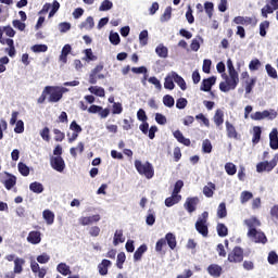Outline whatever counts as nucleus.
I'll return each instance as SVG.
<instances>
[{"instance_id":"obj_1","label":"nucleus","mask_w":278,"mask_h":278,"mask_svg":"<svg viewBox=\"0 0 278 278\" xmlns=\"http://www.w3.org/2000/svg\"><path fill=\"white\" fill-rule=\"evenodd\" d=\"M228 74H224L223 77L226 81H222L219 84V90L222 92H229V90H236L238 88V84H240V77L238 76V72L233 66V61L231 59L227 60Z\"/></svg>"},{"instance_id":"obj_2","label":"nucleus","mask_w":278,"mask_h":278,"mask_svg":"<svg viewBox=\"0 0 278 278\" xmlns=\"http://www.w3.org/2000/svg\"><path fill=\"white\" fill-rule=\"evenodd\" d=\"M45 92L49 94V103H59V101H62L64 92H66V88L60 86H46Z\"/></svg>"},{"instance_id":"obj_3","label":"nucleus","mask_w":278,"mask_h":278,"mask_svg":"<svg viewBox=\"0 0 278 278\" xmlns=\"http://www.w3.org/2000/svg\"><path fill=\"white\" fill-rule=\"evenodd\" d=\"M135 168L139 175H142L146 179H153L155 169L150 162H141L140 160L135 161Z\"/></svg>"},{"instance_id":"obj_4","label":"nucleus","mask_w":278,"mask_h":278,"mask_svg":"<svg viewBox=\"0 0 278 278\" xmlns=\"http://www.w3.org/2000/svg\"><path fill=\"white\" fill-rule=\"evenodd\" d=\"M207 218H210V213L207 211H204L195 222V230L198 231V233L203 236V238H207V236H210V228L207 227Z\"/></svg>"},{"instance_id":"obj_5","label":"nucleus","mask_w":278,"mask_h":278,"mask_svg":"<svg viewBox=\"0 0 278 278\" xmlns=\"http://www.w3.org/2000/svg\"><path fill=\"white\" fill-rule=\"evenodd\" d=\"M0 45H8L4 51L8 53L9 58H14L16 55V48L14 47V39H3V28L0 27Z\"/></svg>"},{"instance_id":"obj_6","label":"nucleus","mask_w":278,"mask_h":278,"mask_svg":"<svg viewBox=\"0 0 278 278\" xmlns=\"http://www.w3.org/2000/svg\"><path fill=\"white\" fill-rule=\"evenodd\" d=\"M244 260V250L240 247H235L228 254V262L232 264H240Z\"/></svg>"},{"instance_id":"obj_7","label":"nucleus","mask_w":278,"mask_h":278,"mask_svg":"<svg viewBox=\"0 0 278 278\" xmlns=\"http://www.w3.org/2000/svg\"><path fill=\"white\" fill-rule=\"evenodd\" d=\"M248 238H251L256 244H266L268 242L266 235L257 229L248 230Z\"/></svg>"},{"instance_id":"obj_8","label":"nucleus","mask_w":278,"mask_h":278,"mask_svg":"<svg viewBox=\"0 0 278 278\" xmlns=\"http://www.w3.org/2000/svg\"><path fill=\"white\" fill-rule=\"evenodd\" d=\"M252 121H264V118H269V121H275L277 118V111L275 110H265L263 112H255L251 115Z\"/></svg>"},{"instance_id":"obj_9","label":"nucleus","mask_w":278,"mask_h":278,"mask_svg":"<svg viewBox=\"0 0 278 278\" xmlns=\"http://www.w3.org/2000/svg\"><path fill=\"white\" fill-rule=\"evenodd\" d=\"M10 125H15V128H14L15 134H23V131H25V123H23V119L18 121L17 111L12 112Z\"/></svg>"},{"instance_id":"obj_10","label":"nucleus","mask_w":278,"mask_h":278,"mask_svg":"<svg viewBox=\"0 0 278 278\" xmlns=\"http://www.w3.org/2000/svg\"><path fill=\"white\" fill-rule=\"evenodd\" d=\"M50 166L53 170L58 173H64V168H66V163L62 156H52L50 157Z\"/></svg>"},{"instance_id":"obj_11","label":"nucleus","mask_w":278,"mask_h":278,"mask_svg":"<svg viewBox=\"0 0 278 278\" xmlns=\"http://www.w3.org/2000/svg\"><path fill=\"white\" fill-rule=\"evenodd\" d=\"M275 166H277V160L273 159L270 162L268 161H264V162H260L256 165V172L257 173H270V170H273V168H275Z\"/></svg>"},{"instance_id":"obj_12","label":"nucleus","mask_w":278,"mask_h":278,"mask_svg":"<svg viewBox=\"0 0 278 278\" xmlns=\"http://www.w3.org/2000/svg\"><path fill=\"white\" fill-rule=\"evenodd\" d=\"M199 205V197L187 198L184 207L189 214L197 212V206Z\"/></svg>"},{"instance_id":"obj_13","label":"nucleus","mask_w":278,"mask_h":278,"mask_svg":"<svg viewBox=\"0 0 278 278\" xmlns=\"http://www.w3.org/2000/svg\"><path fill=\"white\" fill-rule=\"evenodd\" d=\"M215 84H216V76L204 78L202 80L200 90H202V92H211L212 86H214Z\"/></svg>"},{"instance_id":"obj_14","label":"nucleus","mask_w":278,"mask_h":278,"mask_svg":"<svg viewBox=\"0 0 278 278\" xmlns=\"http://www.w3.org/2000/svg\"><path fill=\"white\" fill-rule=\"evenodd\" d=\"M207 273L211 275V277L218 278L220 275H223V267L218 264H211L207 267Z\"/></svg>"},{"instance_id":"obj_15","label":"nucleus","mask_w":278,"mask_h":278,"mask_svg":"<svg viewBox=\"0 0 278 278\" xmlns=\"http://www.w3.org/2000/svg\"><path fill=\"white\" fill-rule=\"evenodd\" d=\"M213 121L219 129H223V123H225V112L223 110L217 109L215 112V115L213 117Z\"/></svg>"},{"instance_id":"obj_16","label":"nucleus","mask_w":278,"mask_h":278,"mask_svg":"<svg viewBox=\"0 0 278 278\" xmlns=\"http://www.w3.org/2000/svg\"><path fill=\"white\" fill-rule=\"evenodd\" d=\"M41 241H42V237L40 231L33 230L28 233L27 242H29L30 244H40Z\"/></svg>"},{"instance_id":"obj_17","label":"nucleus","mask_w":278,"mask_h":278,"mask_svg":"<svg viewBox=\"0 0 278 278\" xmlns=\"http://www.w3.org/2000/svg\"><path fill=\"white\" fill-rule=\"evenodd\" d=\"M269 147L274 151H277V149H278V130H277V128H274L269 134Z\"/></svg>"},{"instance_id":"obj_18","label":"nucleus","mask_w":278,"mask_h":278,"mask_svg":"<svg viewBox=\"0 0 278 278\" xmlns=\"http://www.w3.org/2000/svg\"><path fill=\"white\" fill-rule=\"evenodd\" d=\"M173 136L180 144H184L185 147H190V144L192 143L190 139L184 137L181 130H175Z\"/></svg>"},{"instance_id":"obj_19","label":"nucleus","mask_w":278,"mask_h":278,"mask_svg":"<svg viewBox=\"0 0 278 278\" xmlns=\"http://www.w3.org/2000/svg\"><path fill=\"white\" fill-rule=\"evenodd\" d=\"M112 266V261L110 260H102V262L98 265L99 274L102 275V277H105L108 275V268Z\"/></svg>"},{"instance_id":"obj_20","label":"nucleus","mask_w":278,"mask_h":278,"mask_svg":"<svg viewBox=\"0 0 278 278\" xmlns=\"http://www.w3.org/2000/svg\"><path fill=\"white\" fill-rule=\"evenodd\" d=\"M79 220L83 226L92 225V223H99L101 220V215L96 214L89 217H81Z\"/></svg>"},{"instance_id":"obj_21","label":"nucleus","mask_w":278,"mask_h":278,"mask_svg":"<svg viewBox=\"0 0 278 278\" xmlns=\"http://www.w3.org/2000/svg\"><path fill=\"white\" fill-rule=\"evenodd\" d=\"M244 225L249 228V231L256 229L255 227H262V222L257 217H251L244 220Z\"/></svg>"},{"instance_id":"obj_22","label":"nucleus","mask_w":278,"mask_h":278,"mask_svg":"<svg viewBox=\"0 0 278 278\" xmlns=\"http://www.w3.org/2000/svg\"><path fill=\"white\" fill-rule=\"evenodd\" d=\"M166 242L172 251L177 248V238L175 237V235H173V232H168L165 235V243Z\"/></svg>"},{"instance_id":"obj_23","label":"nucleus","mask_w":278,"mask_h":278,"mask_svg":"<svg viewBox=\"0 0 278 278\" xmlns=\"http://www.w3.org/2000/svg\"><path fill=\"white\" fill-rule=\"evenodd\" d=\"M181 201V195H177L175 193H172V197H168L165 199V205L166 207H173V205H177Z\"/></svg>"},{"instance_id":"obj_24","label":"nucleus","mask_w":278,"mask_h":278,"mask_svg":"<svg viewBox=\"0 0 278 278\" xmlns=\"http://www.w3.org/2000/svg\"><path fill=\"white\" fill-rule=\"evenodd\" d=\"M72 49L73 48L68 43L62 48L60 61L63 62V64H66V62H68V53H71Z\"/></svg>"},{"instance_id":"obj_25","label":"nucleus","mask_w":278,"mask_h":278,"mask_svg":"<svg viewBox=\"0 0 278 278\" xmlns=\"http://www.w3.org/2000/svg\"><path fill=\"white\" fill-rule=\"evenodd\" d=\"M148 248L147 244H141L134 253V260L135 262H140L142 260V255L147 253Z\"/></svg>"},{"instance_id":"obj_26","label":"nucleus","mask_w":278,"mask_h":278,"mask_svg":"<svg viewBox=\"0 0 278 278\" xmlns=\"http://www.w3.org/2000/svg\"><path fill=\"white\" fill-rule=\"evenodd\" d=\"M214 190H216V185L213 182H208L207 186H204L203 188V194L207 199H212V197H214Z\"/></svg>"},{"instance_id":"obj_27","label":"nucleus","mask_w":278,"mask_h":278,"mask_svg":"<svg viewBox=\"0 0 278 278\" xmlns=\"http://www.w3.org/2000/svg\"><path fill=\"white\" fill-rule=\"evenodd\" d=\"M175 78L173 77V72L170 74H168L165 77V81H164V89L165 90H175Z\"/></svg>"},{"instance_id":"obj_28","label":"nucleus","mask_w":278,"mask_h":278,"mask_svg":"<svg viewBox=\"0 0 278 278\" xmlns=\"http://www.w3.org/2000/svg\"><path fill=\"white\" fill-rule=\"evenodd\" d=\"M29 190L35 192V194H42L45 192V186L38 181H34L29 185Z\"/></svg>"},{"instance_id":"obj_29","label":"nucleus","mask_w":278,"mask_h":278,"mask_svg":"<svg viewBox=\"0 0 278 278\" xmlns=\"http://www.w3.org/2000/svg\"><path fill=\"white\" fill-rule=\"evenodd\" d=\"M155 53H156V55H159V58L166 59V58H168V48H166L164 43H160L155 48Z\"/></svg>"},{"instance_id":"obj_30","label":"nucleus","mask_w":278,"mask_h":278,"mask_svg":"<svg viewBox=\"0 0 278 278\" xmlns=\"http://www.w3.org/2000/svg\"><path fill=\"white\" fill-rule=\"evenodd\" d=\"M173 78L175 84H177V86H179L180 89L186 90L188 88L184 77L179 76V74H177L176 72H173Z\"/></svg>"},{"instance_id":"obj_31","label":"nucleus","mask_w":278,"mask_h":278,"mask_svg":"<svg viewBox=\"0 0 278 278\" xmlns=\"http://www.w3.org/2000/svg\"><path fill=\"white\" fill-rule=\"evenodd\" d=\"M226 131L228 138H238V131L236 130L233 124H230L229 121L226 122Z\"/></svg>"},{"instance_id":"obj_32","label":"nucleus","mask_w":278,"mask_h":278,"mask_svg":"<svg viewBox=\"0 0 278 278\" xmlns=\"http://www.w3.org/2000/svg\"><path fill=\"white\" fill-rule=\"evenodd\" d=\"M260 140H262V128L260 126H254L252 142L253 144H257L260 143Z\"/></svg>"},{"instance_id":"obj_33","label":"nucleus","mask_w":278,"mask_h":278,"mask_svg":"<svg viewBox=\"0 0 278 278\" xmlns=\"http://www.w3.org/2000/svg\"><path fill=\"white\" fill-rule=\"evenodd\" d=\"M236 25H251L253 23L252 17L236 16L232 21Z\"/></svg>"},{"instance_id":"obj_34","label":"nucleus","mask_w":278,"mask_h":278,"mask_svg":"<svg viewBox=\"0 0 278 278\" xmlns=\"http://www.w3.org/2000/svg\"><path fill=\"white\" fill-rule=\"evenodd\" d=\"M84 53L85 58L83 60H85V62H97L99 60V58L92 53V49L90 48L85 49Z\"/></svg>"},{"instance_id":"obj_35","label":"nucleus","mask_w":278,"mask_h":278,"mask_svg":"<svg viewBox=\"0 0 278 278\" xmlns=\"http://www.w3.org/2000/svg\"><path fill=\"white\" fill-rule=\"evenodd\" d=\"M216 230L219 238H227V236H229V228H227L225 224H217Z\"/></svg>"},{"instance_id":"obj_36","label":"nucleus","mask_w":278,"mask_h":278,"mask_svg":"<svg viewBox=\"0 0 278 278\" xmlns=\"http://www.w3.org/2000/svg\"><path fill=\"white\" fill-rule=\"evenodd\" d=\"M3 184L7 190H12L16 186V176L9 175V178Z\"/></svg>"},{"instance_id":"obj_37","label":"nucleus","mask_w":278,"mask_h":278,"mask_svg":"<svg viewBox=\"0 0 278 278\" xmlns=\"http://www.w3.org/2000/svg\"><path fill=\"white\" fill-rule=\"evenodd\" d=\"M58 273L66 277L67 275H71V267L66 265V263H60L56 267Z\"/></svg>"},{"instance_id":"obj_38","label":"nucleus","mask_w":278,"mask_h":278,"mask_svg":"<svg viewBox=\"0 0 278 278\" xmlns=\"http://www.w3.org/2000/svg\"><path fill=\"white\" fill-rule=\"evenodd\" d=\"M89 92H91V94H96V97H105V89L99 86L89 87Z\"/></svg>"},{"instance_id":"obj_39","label":"nucleus","mask_w":278,"mask_h":278,"mask_svg":"<svg viewBox=\"0 0 278 278\" xmlns=\"http://www.w3.org/2000/svg\"><path fill=\"white\" fill-rule=\"evenodd\" d=\"M23 264H25V260L15 258L14 260V273L15 275H21L23 273Z\"/></svg>"},{"instance_id":"obj_40","label":"nucleus","mask_w":278,"mask_h":278,"mask_svg":"<svg viewBox=\"0 0 278 278\" xmlns=\"http://www.w3.org/2000/svg\"><path fill=\"white\" fill-rule=\"evenodd\" d=\"M217 217L227 218V204L225 202L219 203L217 207Z\"/></svg>"},{"instance_id":"obj_41","label":"nucleus","mask_w":278,"mask_h":278,"mask_svg":"<svg viewBox=\"0 0 278 278\" xmlns=\"http://www.w3.org/2000/svg\"><path fill=\"white\" fill-rule=\"evenodd\" d=\"M94 27V18L88 16L85 22L80 24V29H92Z\"/></svg>"},{"instance_id":"obj_42","label":"nucleus","mask_w":278,"mask_h":278,"mask_svg":"<svg viewBox=\"0 0 278 278\" xmlns=\"http://www.w3.org/2000/svg\"><path fill=\"white\" fill-rule=\"evenodd\" d=\"M114 8V3L110 0H104L99 7V12H108Z\"/></svg>"},{"instance_id":"obj_43","label":"nucleus","mask_w":278,"mask_h":278,"mask_svg":"<svg viewBox=\"0 0 278 278\" xmlns=\"http://www.w3.org/2000/svg\"><path fill=\"white\" fill-rule=\"evenodd\" d=\"M123 242H125V237H123V230H116L113 239L114 247H117V244H121Z\"/></svg>"},{"instance_id":"obj_44","label":"nucleus","mask_w":278,"mask_h":278,"mask_svg":"<svg viewBox=\"0 0 278 278\" xmlns=\"http://www.w3.org/2000/svg\"><path fill=\"white\" fill-rule=\"evenodd\" d=\"M43 218L48 225H53L55 220V214H53V212H51L50 210H46L43 211Z\"/></svg>"},{"instance_id":"obj_45","label":"nucleus","mask_w":278,"mask_h":278,"mask_svg":"<svg viewBox=\"0 0 278 278\" xmlns=\"http://www.w3.org/2000/svg\"><path fill=\"white\" fill-rule=\"evenodd\" d=\"M139 42L142 47H146V45H149V30H142L139 34Z\"/></svg>"},{"instance_id":"obj_46","label":"nucleus","mask_w":278,"mask_h":278,"mask_svg":"<svg viewBox=\"0 0 278 278\" xmlns=\"http://www.w3.org/2000/svg\"><path fill=\"white\" fill-rule=\"evenodd\" d=\"M170 16H173V8L167 7L164 13L161 15V23H166V21H170Z\"/></svg>"},{"instance_id":"obj_47","label":"nucleus","mask_w":278,"mask_h":278,"mask_svg":"<svg viewBox=\"0 0 278 278\" xmlns=\"http://www.w3.org/2000/svg\"><path fill=\"white\" fill-rule=\"evenodd\" d=\"M204 10L208 18H212L214 16V2L206 1L204 3Z\"/></svg>"},{"instance_id":"obj_48","label":"nucleus","mask_w":278,"mask_h":278,"mask_svg":"<svg viewBox=\"0 0 278 278\" xmlns=\"http://www.w3.org/2000/svg\"><path fill=\"white\" fill-rule=\"evenodd\" d=\"M126 260H127V256L125 255V252H119L117 254L116 266L117 268H119V270H123V265L125 264Z\"/></svg>"},{"instance_id":"obj_49","label":"nucleus","mask_w":278,"mask_h":278,"mask_svg":"<svg viewBox=\"0 0 278 278\" xmlns=\"http://www.w3.org/2000/svg\"><path fill=\"white\" fill-rule=\"evenodd\" d=\"M17 168H18V172L21 173V175H23V177H28V175H29V167L25 163L20 162L17 164Z\"/></svg>"},{"instance_id":"obj_50","label":"nucleus","mask_w":278,"mask_h":278,"mask_svg":"<svg viewBox=\"0 0 278 278\" xmlns=\"http://www.w3.org/2000/svg\"><path fill=\"white\" fill-rule=\"evenodd\" d=\"M270 27V22L268 21H264L260 24V36H262V38H266V29H268Z\"/></svg>"},{"instance_id":"obj_51","label":"nucleus","mask_w":278,"mask_h":278,"mask_svg":"<svg viewBox=\"0 0 278 278\" xmlns=\"http://www.w3.org/2000/svg\"><path fill=\"white\" fill-rule=\"evenodd\" d=\"M257 81V79L255 78H251L250 80L245 81V92L247 94H251V92H253V88H255V83Z\"/></svg>"},{"instance_id":"obj_52","label":"nucleus","mask_w":278,"mask_h":278,"mask_svg":"<svg viewBox=\"0 0 278 278\" xmlns=\"http://www.w3.org/2000/svg\"><path fill=\"white\" fill-rule=\"evenodd\" d=\"M225 170L227 173V175H236V173H238V168L236 167V164L233 163H226L225 165Z\"/></svg>"},{"instance_id":"obj_53","label":"nucleus","mask_w":278,"mask_h":278,"mask_svg":"<svg viewBox=\"0 0 278 278\" xmlns=\"http://www.w3.org/2000/svg\"><path fill=\"white\" fill-rule=\"evenodd\" d=\"M265 71H266L268 77H271V79H277V70H275V67H273V65L266 64Z\"/></svg>"},{"instance_id":"obj_54","label":"nucleus","mask_w":278,"mask_h":278,"mask_svg":"<svg viewBox=\"0 0 278 278\" xmlns=\"http://www.w3.org/2000/svg\"><path fill=\"white\" fill-rule=\"evenodd\" d=\"M163 103L166 108H173L175 105V98L170 94H166L163 97Z\"/></svg>"},{"instance_id":"obj_55","label":"nucleus","mask_w":278,"mask_h":278,"mask_svg":"<svg viewBox=\"0 0 278 278\" xmlns=\"http://www.w3.org/2000/svg\"><path fill=\"white\" fill-rule=\"evenodd\" d=\"M267 262L268 264H270L271 266H274L275 264H278V255L277 252L275 251H270L268 256H267Z\"/></svg>"},{"instance_id":"obj_56","label":"nucleus","mask_w":278,"mask_h":278,"mask_svg":"<svg viewBox=\"0 0 278 278\" xmlns=\"http://www.w3.org/2000/svg\"><path fill=\"white\" fill-rule=\"evenodd\" d=\"M53 134L55 136L54 137L55 142H62V140H64L66 138V135L58 128L53 129Z\"/></svg>"},{"instance_id":"obj_57","label":"nucleus","mask_w":278,"mask_h":278,"mask_svg":"<svg viewBox=\"0 0 278 278\" xmlns=\"http://www.w3.org/2000/svg\"><path fill=\"white\" fill-rule=\"evenodd\" d=\"M109 40L111 45H114V46L121 45V36L118 35V33H111Z\"/></svg>"},{"instance_id":"obj_58","label":"nucleus","mask_w":278,"mask_h":278,"mask_svg":"<svg viewBox=\"0 0 278 278\" xmlns=\"http://www.w3.org/2000/svg\"><path fill=\"white\" fill-rule=\"evenodd\" d=\"M98 79H105V75L94 74V73L91 72L90 75H89V84L94 85V84H97Z\"/></svg>"},{"instance_id":"obj_59","label":"nucleus","mask_w":278,"mask_h":278,"mask_svg":"<svg viewBox=\"0 0 278 278\" xmlns=\"http://www.w3.org/2000/svg\"><path fill=\"white\" fill-rule=\"evenodd\" d=\"M40 136L45 142H51V135L49 127H45L42 130H40Z\"/></svg>"},{"instance_id":"obj_60","label":"nucleus","mask_w":278,"mask_h":278,"mask_svg":"<svg viewBox=\"0 0 278 278\" xmlns=\"http://www.w3.org/2000/svg\"><path fill=\"white\" fill-rule=\"evenodd\" d=\"M12 25L15 29H18V31H25V27H27V25L20 20H13Z\"/></svg>"},{"instance_id":"obj_61","label":"nucleus","mask_w":278,"mask_h":278,"mask_svg":"<svg viewBox=\"0 0 278 278\" xmlns=\"http://www.w3.org/2000/svg\"><path fill=\"white\" fill-rule=\"evenodd\" d=\"M149 84H152L156 90H162V83L160 81V79H157V77L152 76L148 79Z\"/></svg>"},{"instance_id":"obj_62","label":"nucleus","mask_w":278,"mask_h":278,"mask_svg":"<svg viewBox=\"0 0 278 278\" xmlns=\"http://www.w3.org/2000/svg\"><path fill=\"white\" fill-rule=\"evenodd\" d=\"M260 66H262V62L258 59L252 60L249 64L250 71H260Z\"/></svg>"},{"instance_id":"obj_63","label":"nucleus","mask_w":278,"mask_h":278,"mask_svg":"<svg viewBox=\"0 0 278 278\" xmlns=\"http://www.w3.org/2000/svg\"><path fill=\"white\" fill-rule=\"evenodd\" d=\"M203 153H210L212 151V141L210 139H205L202 143Z\"/></svg>"},{"instance_id":"obj_64","label":"nucleus","mask_w":278,"mask_h":278,"mask_svg":"<svg viewBox=\"0 0 278 278\" xmlns=\"http://www.w3.org/2000/svg\"><path fill=\"white\" fill-rule=\"evenodd\" d=\"M251 199H253V193L250 191L241 192V203H248V201H251Z\"/></svg>"}]
</instances>
